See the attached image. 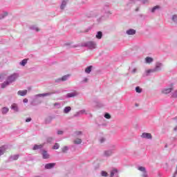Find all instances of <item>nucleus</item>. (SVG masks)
<instances>
[{"instance_id": "obj_25", "label": "nucleus", "mask_w": 177, "mask_h": 177, "mask_svg": "<svg viewBox=\"0 0 177 177\" xmlns=\"http://www.w3.org/2000/svg\"><path fill=\"white\" fill-rule=\"evenodd\" d=\"M44 147V145H35L33 148H32V150H38L39 149H42Z\"/></svg>"}, {"instance_id": "obj_50", "label": "nucleus", "mask_w": 177, "mask_h": 177, "mask_svg": "<svg viewBox=\"0 0 177 177\" xmlns=\"http://www.w3.org/2000/svg\"><path fill=\"white\" fill-rule=\"evenodd\" d=\"M1 78H3V75H0V80H1Z\"/></svg>"}, {"instance_id": "obj_33", "label": "nucleus", "mask_w": 177, "mask_h": 177, "mask_svg": "<svg viewBox=\"0 0 177 177\" xmlns=\"http://www.w3.org/2000/svg\"><path fill=\"white\" fill-rule=\"evenodd\" d=\"M136 92L137 93H142V88H140V86H136Z\"/></svg>"}, {"instance_id": "obj_53", "label": "nucleus", "mask_w": 177, "mask_h": 177, "mask_svg": "<svg viewBox=\"0 0 177 177\" xmlns=\"http://www.w3.org/2000/svg\"><path fill=\"white\" fill-rule=\"evenodd\" d=\"M174 120L176 121V122H177V116L174 118Z\"/></svg>"}, {"instance_id": "obj_1", "label": "nucleus", "mask_w": 177, "mask_h": 177, "mask_svg": "<svg viewBox=\"0 0 177 177\" xmlns=\"http://www.w3.org/2000/svg\"><path fill=\"white\" fill-rule=\"evenodd\" d=\"M17 78H19V73H13L8 76L6 81L1 84L2 89H4V88H6V86H9V85H10V84L12 82H15Z\"/></svg>"}, {"instance_id": "obj_34", "label": "nucleus", "mask_w": 177, "mask_h": 177, "mask_svg": "<svg viewBox=\"0 0 177 177\" xmlns=\"http://www.w3.org/2000/svg\"><path fill=\"white\" fill-rule=\"evenodd\" d=\"M19 64H21V66H26V64H27V59H23L20 63Z\"/></svg>"}, {"instance_id": "obj_38", "label": "nucleus", "mask_w": 177, "mask_h": 177, "mask_svg": "<svg viewBox=\"0 0 177 177\" xmlns=\"http://www.w3.org/2000/svg\"><path fill=\"white\" fill-rule=\"evenodd\" d=\"M59 147H60V145H59V143H55L54 145V146L53 147V149H54L55 150H57V149H59Z\"/></svg>"}, {"instance_id": "obj_27", "label": "nucleus", "mask_w": 177, "mask_h": 177, "mask_svg": "<svg viewBox=\"0 0 177 177\" xmlns=\"http://www.w3.org/2000/svg\"><path fill=\"white\" fill-rule=\"evenodd\" d=\"M9 112V108L8 107H3L1 110L2 114H7Z\"/></svg>"}, {"instance_id": "obj_9", "label": "nucleus", "mask_w": 177, "mask_h": 177, "mask_svg": "<svg viewBox=\"0 0 177 177\" xmlns=\"http://www.w3.org/2000/svg\"><path fill=\"white\" fill-rule=\"evenodd\" d=\"M109 8H110V4H109V3H106L104 6L102 12H104V13H105V15H112L111 11H110Z\"/></svg>"}, {"instance_id": "obj_18", "label": "nucleus", "mask_w": 177, "mask_h": 177, "mask_svg": "<svg viewBox=\"0 0 177 177\" xmlns=\"http://www.w3.org/2000/svg\"><path fill=\"white\" fill-rule=\"evenodd\" d=\"M153 62H154V59H153V57H145V63L147 64H150L151 63H153Z\"/></svg>"}, {"instance_id": "obj_39", "label": "nucleus", "mask_w": 177, "mask_h": 177, "mask_svg": "<svg viewBox=\"0 0 177 177\" xmlns=\"http://www.w3.org/2000/svg\"><path fill=\"white\" fill-rule=\"evenodd\" d=\"M96 15H95V12H90V14L87 15V17H95Z\"/></svg>"}, {"instance_id": "obj_21", "label": "nucleus", "mask_w": 177, "mask_h": 177, "mask_svg": "<svg viewBox=\"0 0 177 177\" xmlns=\"http://www.w3.org/2000/svg\"><path fill=\"white\" fill-rule=\"evenodd\" d=\"M9 161H15L16 160H19V155H13L10 156Z\"/></svg>"}, {"instance_id": "obj_12", "label": "nucleus", "mask_w": 177, "mask_h": 177, "mask_svg": "<svg viewBox=\"0 0 177 177\" xmlns=\"http://www.w3.org/2000/svg\"><path fill=\"white\" fill-rule=\"evenodd\" d=\"M8 147L6 145H3L0 147V156H3L5 154V151H6Z\"/></svg>"}, {"instance_id": "obj_24", "label": "nucleus", "mask_w": 177, "mask_h": 177, "mask_svg": "<svg viewBox=\"0 0 177 177\" xmlns=\"http://www.w3.org/2000/svg\"><path fill=\"white\" fill-rule=\"evenodd\" d=\"M71 111V106H66L64 109V114H68L69 112Z\"/></svg>"}, {"instance_id": "obj_22", "label": "nucleus", "mask_w": 177, "mask_h": 177, "mask_svg": "<svg viewBox=\"0 0 177 177\" xmlns=\"http://www.w3.org/2000/svg\"><path fill=\"white\" fill-rule=\"evenodd\" d=\"M17 95L19 96H26V95H27V90L19 91Z\"/></svg>"}, {"instance_id": "obj_11", "label": "nucleus", "mask_w": 177, "mask_h": 177, "mask_svg": "<svg viewBox=\"0 0 177 177\" xmlns=\"http://www.w3.org/2000/svg\"><path fill=\"white\" fill-rule=\"evenodd\" d=\"M41 156L44 160H48L49 158V153L46 150H42Z\"/></svg>"}, {"instance_id": "obj_36", "label": "nucleus", "mask_w": 177, "mask_h": 177, "mask_svg": "<svg viewBox=\"0 0 177 177\" xmlns=\"http://www.w3.org/2000/svg\"><path fill=\"white\" fill-rule=\"evenodd\" d=\"M171 20L174 22V23H177V15H174L172 16Z\"/></svg>"}, {"instance_id": "obj_23", "label": "nucleus", "mask_w": 177, "mask_h": 177, "mask_svg": "<svg viewBox=\"0 0 177 177\" xmlns=\"http://www.w3.org/2000/svg\"><path fill=\"white\" fill-rule=\"evenodd\" d=\"M103 37V32H102V31H98L97 32V35H95V37L97 38V39H102Z\"/></svg>"}, {"instance_id": "obj_49", "label": "nucleus", "mask_w": 177, "mask_h": 177, "mask_svg": "<svg viewBox=\"0 0 177 177\" xmlns=\"http://www.w3.org/2000/svg\"><path fill=\"white\" fill-rule=\"evenodd\" d=\"M55 106H60V104L59 103H55Z\"/></svg>"}, {"instance_id": "obj_2", "label": "nucleus", "mask_w": 177, "mask_h": 177, "mask_svg": "<svg viewBox=\"0 0 177 177\" xmlns=\"http://www.w3.org/2000/svg\"><path fill=\"white\" fill-rule=\"evenodd\" d=\"M81 46L83 48H87L88 49H90V50H93V49H96V48H97V44H96V41H89L82 43Z\"/></svg>"}, {"instance_id": "obj_40", "label": "nucleus", "mask_w": 177, "mask_h": 177, "mask_svg": "<svg viewBox=\"0 0 177 177\" xmlns=\"http://www.w3.org/2000/svg\"><path fill=\"white\" fill-rule=\"evenodd\" d=\"M101 175H102V176H104V177L109 176V174H107V172H106L104 171H101Z\"/></svg>"}, {"instance_id": "obj_47", "label": "nucleus", "mask_w": 177, "mask_h": 177, "mask_svg": "<svg viewBox=\"0 0 177 177\" xmlns=\"http://www.w3.org/2000/svg\"><path fill=\"white\" fill-rule=\"evenodd\" d=\"M31 121V118H28L26 120V122H30Z\"/></svg>"}, {"instance_id": "obj_17", "label": "nucleus", "mask_w": 177, "mask_h": 177, "mask_svg": "<svg viewBox=\"0 0 177 177\" xmlns=\"http://www.w3.org/2000/svg\"><path fill=\"white\" fill-rule=\"evenodd\" d=\"M11 110H13L15 113H17L19 111V106H17V104L14 103L11 105Z\"/></svg>"}, {"instance_id": "obj_15", "label": "nucleus", "mask_w": 177, "mask_h": 177, "mask_svg": "<svg viewBox=\"0 0 177 177\" xmlns=\"http://www.w3.org/2000/svg\"><path fill=\"white\" fill-rule=\"evenodd\" d=\"M55 165H56V163H47L45 165L46 169H52V168H54Z\"/></svg>"}, {"instance_id": "obj_30", "label": "nucleus", "mask_w": 177, "mask_h": 177, "mask_svg": "<svg viewBox=\"0 0 177 177\" xmlns=\"http://www.w3.org/2000/svg\"><path fill=\"white\" fill-rule=\"evenodd\" d=\"M52 122V117L48 116L47 118L45 120V124H50Z\"/></svg>"}, {"instance_id": "obj_37", "label": "nucleus", "mask_w": 177, "mask_h": 177, "mask_svg": "<svg viewBox=\"0 0 177 177\" xmlns=\"http://www.w3.org/2000/svg\"><path fill=\"white\" fill-rule=\"evenodd\" d=\"M104 117L105 118H106V120H110V118H111V115H109V113H106L104 114Z\"/></svg>"}, {"instance_id": "obj_55", "label": "nucleus", "mask_w": 177, "mask_h": 177, "mask_svg": "<svg viewBox=\"0 0 177 177\" xmlns=\"http://www.w3.org/2000/svg\"><path fill=\"white\" fill-rule=\"evenodd\" d=\"M136 10V12H138V10H139V8H137Z\"/></svg>"}, {"instance_id": "obj_52", "label": "nucleus", "mask_w": 177, "mask_h": 177, "mask_svg": "<svg viewBox=\"0 0 177 177\" xmlns=\"http://www.w3.org/2000/svg\"><path fill=\"white\" fill-rule=\"evenodd\" d=\"M167 147H168V144H166V145H165V148L167 149Z\"/></svg>"}, {"instance_id": "obj_41", "label": "nucleus", "mask_w": 177, "mask_h": 177, "mask_svg": "<svg viewBox=\"0 0 177 177\" xmlns=\"http://www.w3.org/2000/svg\"><path fill=\"white\" fill-rule=\"evenodd\" d=\"M75 136H80V135H82V131H75Z\"/></svg>"}, {"instance_id": "obj_35", "label": "nucleus", "mask_w": 177, "mask_h": 177, "mask_svg": "<svg viewBox=\"0 0 177 177\" xmlns=\"http://www.w3.org/2000/svg\"><path fill=\"white\" fill-rule=\"evenodd\" d=\"M62 153H67V151H68V147L65 146L62 149Z\"/></svg>"}, {"instance_id": "obj_19", "label": "nucleus", "mask_w": 177, "mask_h": 177, "mask_svg": "<svg viewBox=\"0 0 177 177\" xmlns=\"http://www.w3.org/2000/svg\"><path fill=\"white\" fill-rule=\"evenodd\" d=\"M67 2H68V0H63L60 6V9L63 10L64 8H66V6L67 5Z\"/></svg>"}, {"instance_id": "obj_43", "label": "nucleus", "mask_w": 177, "mask_h": 177, "mask_svg": "<svg viewBox=\"0 0 177 177\" xmlns=\"http://www.w3.org/2000/svg\"><path fill=\"white\" fill-rule=\"evenodd\" d=\"M105 141H106V139L104 138H101L100 139V143H104Z\"/></svg>"}, {"instance_id": "obj_42", "label": "nucleus", "mask_w": 177, "mask_h": 177, "mask_svg": "<svg viewBox=\"0 0 177 177\" xmlns=\"http://www.w3.org/2000/svg\"><path fill=\"white\" fill-rule=\"evenodd\" d=\"M30 28H31V30H34L37 32H38V31H39V29L37 27H35V26H32V27H30Z\"/></svg>"}, {"instance_id": "obj_10", "label": "nucleus", "mask_w": 177, "mask_h": 177, "mask_svg": "<svg viewBox=\"0 0 177 177\" xmlns=\"http://www.w3.org/2000/svg\"><path fill=\"white\" fill-rule=\"evenodd\" d=\"M141 138L142 139H153V136H151V133L144 132L141 135Z\"/></svg>"}, {"instance_id": "obj_32", "label": "nucleus", "mask_w": 177, "mask_h": 177, "mask_svg": "<svg viewBox=\"0 0 177 177\" xmlns=\"http://www.w3.org/2000/svg\"><path fill=\"white\" fill-rule=\"evenodd\" d=\"M53 140H55V138H53V137H48L46 138L47 143H52Z\"/></svg>"}, {"instance_id": "obj_3", "label": "nucleus", "mask_w": 177, "mask_h": 177, "mask_svg": "<svg viewBox=\"0 0 177 177\" xmlns=\"http://www.w3.org/2000/svg\"><path fill=\"white\" fill-rule=\"evenodd\" d=\"M162 66V63L156 62L155 68L146 71V75L149 76V75L151 74V73H157V71H161Z\"/></svg>"}, {"instance_id": "obj_5", "label": "nucleus", "mask_w": 177, "mask_h": 177, "mask_svg": "<svg viewBox=\"0 0 177 177\" xmlns=\"http://www.w3.org/2000/svg\"><path fill=\"white\" fill-rule=\"evenodd\" d=\"M114 150H115V145H112L111 149L104 151V156L105 157H110L114 154Z\"/></svg>"}, {"instance_id": "obj_51", "label": "nucleus", "mask_w": 177, "mask_h": 177, "mask_svg": "<svg viewBox=\"0 0 177 177\" xmlns=\"http://www.w3.org/2000/svg\"><path fill=\"white\" fill-rule=\"evenodd\" d=\"M174 131H177V126L174 127Z\"/></svg>"}, {"instance_id": "obj_8", "label": "nucleus", "mask_w": 177, "mask_h": 177, "mask_svg": "<svg viewBox=\"0 0 177 177\" xmlns=\"http://www.w3.org/2000/svg\"><path fill=\"white\" fill-rule=\"evenodd\" d=\"M138 171H140V172H142V177H149V174H147V170H146V167L139 166L138 167Z\"/></svg>"}, {"instance_id": "obj_28", "label": "nucleus", "mask_w": 177, "mask_h": 177, "mask_svg": "<svg viewBox=\"0 0 177 177\" xmlns=\"http://www.w3.org/2000/svg\"><path fill=\"white\" fill-rule=\"evenodd\" d=\"M158 9H160V6H156L151 8V13H154L156 10H158Z\"/></svg>"}, {"instance_id": "obj_48", "label": "nucleus", "mask_w": 177, "mask_h": 177, "mask_svg": "<svg viewBox=\"0 0 177 177\" xmlns=\"http://www.w3.org/2000/svg\"><path fill=\"white\" fill-rule=\"evenodd\" d=\"M136 71H137V69L136 68H133V71H131V73L133 74H135V73H136Z\"/></svg>"}, {"instance_id": "obj_45", "label": "nucleus", "mask_w": 177, "mask_h": 177, "mask_svg": "<svg viewBox=\"0 0 177 177\" xmlns=\"http://www.w3.org/2000/svg\"><path fill=\"white\" fill-rule=\"evenodd\" d=\"M82 83H86V82H88V78L85 77L82 81Z\"/></svg>"}, {"instance_id": "obj_7", "label": "nucleus", "mask_w": 177, "mask_h": 177, "mask_svg": "<svg viewBox=\"0 0 177 177\" xmlns=\"http://www.w3.org/2000/svg\"><path fill=\"white\" fill-rule=\"evenodd\" d=\"M70 78V75H66L62 77L61 78L56 79L55 80V84H60V82H64V81H67Z\"/></svg>"}, {"instance_id": "obj_56", "label": "nucleus", "mask_w": 177, "mask_h": 177, "mask_svg": "<svg viewBox=\"0 0 177 177\" xmlns=\"http://www.w3.org/2000/svg\"><path fill=\"white\" fill-rule=\"evenodd\" d=\"M74 48H77V46H74Z\"/></svg>"}, {"instance_id": "obj_6", "label": "nucleus", "mask_w": 177, "mask_h": 177, "mask_svg": "<svg viewBox=\"0 0 177 177\" xmlns=\"http://www.w3.org/2000/svg\"><path fill=\"white\" fill-rule=\"evenodd\" d=\"M174 91V83L170 84L169 88H165L162 89V93H165V95H168V93H171Z\"/></svg>"}, {"instance_id": "obj_4", "label": "nucleus", "mask_w": 177, "mask_h": 177, "mask_svg": "<svg viewBox=\"0 0 177 177\" xmlns=\"http://www.w3.org/2000/svg\"><path fill=\"white\" fill-rule=\"evenodd\" d=\"M62 92H63L62 89H59V90H56L54 91L53 92H50V93H41V94H38L36 96L41 97H45V96H50L51 95H59V93H62Z\"/></svg>"}, {"instance_id": "obj_29", "label": "nucleus", "mask_w": 177, "mask_h": 177, "mask_svg": "<svg viewBox=\"0 0 177 177\" xmlns=\"http://www.w3.org/2000/svg\"><path fill=\"white\" fill-rule=\"evenodd\" d=\"M8 16V12H4L2 14L0 15V20H2V19H5Z\"/></svg>"}, {"instance_id": "obj_31", "label": "nucleus", "mask_w": 177, "mask_h": 177, "mask_svg": "<svg viewBox=\"0 0 177 177\" xmlns=\"http://www.w3.org/2000/svg\"><path fill=\"white\" fill-rule=\"evenodd\" d=\"M118 172V171L116 169L111 170L110 177L114 176V175H115V174H117Z\"/></svg>"}, {"instance_id": "obj_14", "label": "nucleus", "mask_w": 177, "mask_h": 177, "mask_svg": "<svg viewBox=\"0 0 177 177\" xmlns=\"http://www.w3.org/2000/svg\"><path fill=\"white\" fill-rule=\"evenodd\" d=\"M92 68H93V66L92 65L87 66L84 70V73H86V74H91Z\"/></svg>"}, {"instance_id": "obj_46", "label": "nucleus", "mask_w": 177, "mask_h": 177, "mask_svg": "<svg viewBox=\"0 0 177 177\" xmlns=\"http://www.w3.org/2000/svg\"><path fill=\"white\" fill-rule=\"evenodd\" d=\"M23 102L24 103H28V99H27V98L24 99Z\"/></svg>"}, {"instance_id": "obj_16", "label": "nucleus", "mask_w": 177, "mask_h": 177, "mask_svg": "<svg viewBox=\"0 0 177 177\" xmlns=\"http://www.w3.org/2000/svg\"><path fill=\"white\" fill-rule=\"evenodd\" d=\"M75 96H78V93L77 91L66 94V97H75Z\"/></svg>"}, {"instance_id": "obj_44", "label": "nucleus", "mask_w": 177, "mask_h": 177, "mask_svg": "<svg viewBox=\"0 0 177 177\" xmlns=\"http://www.w3.org/2000/svg\"><path fill=\"white\" fill-rule=\"evenodd\" d=\"M57 135H63L64 131L59 130V131H58L57 132Z\"/></svg>"}, {"instance_id": "obj_54", "label": "nucleus", "mask_w": 177, "mask_h": 177, "mask_svg": "<svg viewBox=\"0 0 177 177\" xmlns=\"http://www.w3.org/2000/svg\"><path fill=\"white\" fill-rule=\"evenodd\" d=\"M176 174H175V173H174V176H173V177H176Z\"/></svg>"}, {"instance_id": "obj_13", "label": "nucleus", "mask_w": 177, "mask_h": 177, "mask_svg": "<svg viewBox=\"0 0 177 177\" xmlns=\"http://www.w3.org/2000/svg\"><path fill=\"white\" fill-rule=\"evenodd\" d=\"M127 35H135L136 34V30L135 29H129L126 31Z\"/></svg>"}, {"instance_id": "obj_26", "label": "nucleus", "mask_w": 177, "mask_h": 177, "mask_svg": "<svg viewBox=\"0 0 177 177\" xmlns=\"http://www.w3.org/2000/svg\"><path fill=\"white\" fill-rule=\"evenodd\" d=\"M73 143L75 145H81V143H82V140H81V138H76L74 140Z\"/></svg>"}, {"instance_id": "obj_20", "label": "nucleus", "mask_w": 177, "mask_h": 177, "mask_svg": "<svg viewBox=\"0 0 177 177\" xmlns=\"http://www.w3.org/2000/svg\"><path fill=\"white\" fill-rule=\"evenodd\" d=\"M86 111H85L84 109L80 110L76 113V114L75 115V117H80V115H82V114H85Z\"/></svg>"}]
</instances>
